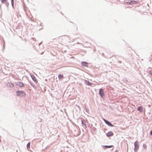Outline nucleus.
<instances>
[{"mask_svg":"<svg viewBox=\"0 0 152 152\" xmlns=\"http://www.w3.org/2000/svg\"><path fill=\"white\" fill-rule=\"evenodd\" d=\"M142 147L144 149H146L147 148V145L145 144H143Z\"/></svg>","mask_w":152,"mask_h":152,"instance_id":"obj_22","label":"nucleus"},{"mask_svg":"<svg viewBox=\"0 0 152 152\" xmlns=\"http://www.w3.org/2000/svg\"><path fill=\"white\" fill-rule=\"evenodd\" d=\"M42 23H41L40 24V25L41 26L42 25Z\"/></svg>","mask_w":152,"mask_h":152,"instance_id":"obj_33","label":"nucleus"},{"mask_svg":"<svg viewBox=\"0 0 152 152\" xmlns=\"http://www.w3.org/2000/svg\"><path fill=\"white\" fill-rule=\"evenodd\" d=\"M104 132L105 133L106 136L107 137H112L114 135L113 133L111 131H109L107 133H106L105 132Z\"/></svg>","mask_w":152,"mask_h":152,"instance_id":"obj_7","label":"nucleus"},{"mask_svg":"<svg viewBox=\"0 0 152 152\" xmlns=\"http://www.w3.org/2000/svg\"><path fill=\"white\" fill-rule=\"evenodd\" d=\"M134 152H137L139 148V144L138 140H136L134 143Z\"/></svg>","mask_w":152,"mask_h":152,"instance_id":"obj_2","label":"nucleus"},{"mask_svg":"<svg viewBox=\"0 0 152 152\" xmlns=\"http://www.w3.org/2000/svg\"><path fill=\"white\" fill-rule=\"evenodd\" d=\"M81 123L83 125H86V124L88 123V121L87 120H85L84 119L82 118H81Z\"/></svg>","mask_w":152,"mask_h":152,"instance_id":"obj_14","label":"nucleus"},{"mask_svg":"<svg viewBox=\"0 0 152 152\" xmlns=\"http://www.w3.org/2000/svg\"><path fill=\"white\" fill-rule=\"evenodd\" d=\"M28 82L34 88L36 89L37 88V86L33 83L31 81L28 80Z\"/></svg>","mask_w":152,"mask_h":152,"instance_id":"obj_16","label":"nucleus"},{"mask_svg":"<svg viewBox=\"0 0 152 152\" xmlns=\"http://www.w3.org/2000/svg\"><path fill=\"white\" fill-rule=\"evenodd\" d=\"M124 81L125 83H127L128 82L127 79L126 78H125L124 79Z\"/></svg>","mask_w":152,"mask_h":152,"instance_id":"obj_24","label":"nucleus"},{"mask_svg":"<svg viewBox=\"0 0 152 152\" xmlns=\"http://www.w3.org/2000/svg\"><path fill=\"white\" fill-rule=\"evenodd\" d=\"M149 134L152 137V129L150 131Z\"/></svg>","mask_w":152,"mask_h":152,"instance_id":"obj_26","label":"nucleus"},{"mask_svg":"<svg viewBox=\"0 0 152 152\" xmlns=\"http://www.w3.org/2000/svg\"><path fill=\"white\" fill-rule=\"evenodd\" d=\"M107 130L106 129H104V131H105V130Z\"/></svg>","mask_w":152,"mask_h":152,"instance_id":"obj_30","label":"nucleus"},{"mask_svg":"<svg viewBox=\"0 0 152 152\" xmlns=\"http://www.w3.org/2000/svg\"><path fill=\"white\" fill-rule=\"evenodd\" d=\"M61 14H62L63 15V14L62 13V12H61Z\"/></svg>","mask_w":152,"mask_h":152,"instance_id":"obj_34","label":"nucleus"},{"mask_svg":"<svg viewBox=\"0 0 152 152\" xmlns=\"http://www.w3.org/2000/svg\"><path fill=\"white\" fill-rule=\"evenodd\" d=\"M31 142H29L26 145V147L28 151H30L31 152H32V151L30 150V145Z\"/></svg>","mask_w":152,"mask_h":152,"instance_id":"obj_15","label":"nucleus"},{"mask_svg":"<svg viewBox=\"0 0 152 152\" xmlns=\"http://www.w3.org/2000/svg\"><path fill=\"white\" fill-rule=\"evenodd\" d=\"M93 129L94 131L95 130H96V128L95 127H93Z\"/></svg>","mask_w":152,"mask_h":152,"instance_id":"obj_27","label":"nucleus"},{"mask_svg":"<svg viewBox=\"0 0 152 152\" xmlns=\"http://www.w3.org/2000/svg\"><path fill=\"white\" fill-rule=\"evenodd\" d=\"M118 151L117 150H116L115 152H118Z\"/></svg>","mask_w":152,"mask_h":152,"instance_id":"obj_31","label":"nucleus"},{"mask_svg":"<svg viewBox=\"0 0 152 152\" xmlns=\"http://www.w3.org/2000/svg\"><path fill=\"white\" fill-rule=\"evenodd\" d=\"M85 107L84 106H83V108L85 110L86 112L87 113H88L89 112V110L86 107V105H85Z\"/></svg>","mask_w":152,"mask_h":152,"instance_id":"obj_20","label":"nucleus"},{"mask_svg":"<svg viewBox=\"0 0 152 152\" xmlns=\"http://www.w3.org/2000/svg\"><path fill=\"white\" fill-rule=\"evenodd\" d=\"M15 83L17 86L20 87H24L25 85L23 82L20 81L15 82Z\"/></svg>","mask_w":152,"mask_h":152,"instance_id":"obj_5","label":"nucleus"},{"mask_svg":"<svg viewBox=\"0 0 152 152\" xmlns=\"http://www.w3.org/2000/svg\"><path fill=\"white\" fill-rule=\"evenodd\" d=\"M41 43H42V42H40V43H39V45L40 44H41Z\"/></svg>","mask_w":152,"mask_h":152,"instance_id":"obj_32","label":"nucleus"},{"mask_svg":"<svg viewBox=\"0 0 152 152\" xmlns=\"http://www.w3.org/2000/svg\"><path fill=\"white\" fill-rule=\"evenodd\" d=\"M151 147L152 148V144H151Z\"/></svg>","mask_w":152,"mask_h":152,"instance_id":"obj_35","label":"nucleus"},{"mask_svg":"<svg viewBox=\"0 0 152 152\" xmlns=\"http://www.w3.org/2000/svg\"><path fill=\"white\" fill-rule=\"evenodd\" d=\"M75 106H76L78 108L79 110L80 111L81 110V108H80V107L79 105H78L77 104H76V105H75Z\"/></svg>","mask_w":152,"mask_h":152,"instance_id":"obj_23","label":"nucleus"},{"mask_svg":"<svg viewBox=\"0 0 152 152\" xmlns=\"http://www.w3.org/2000/svg\"><path fill=\"white\" fill-rule=\"evenodd\" d=\"M2 1V2H1V3L4 4L7 7V9H8L9 4L7 1V0H4L3 1Z\"/></svg>","mask_w":152,"mask_h":152,"instance_id":"obj_13","label":"nucleus"},{"mask_svg":"<svg viewBox=\"0 0 152 152\" xmlns=\"http://www.w3.org/2000/svg\"><path fill=\"white\" fill-rule=\"evenodd\" d=\"M84 83L86 85L90 86H91L93 84L92 82H90L86 79L84 80Z\"/></svg>","mask_w":152,"mask_h":152,"instance_id":"obj_10","label":"nucleus"},{"mask_svg":"<svg viewBox=\"0 0 152 152\" xmlns=\"http://www.w3.org/2000/svg\"><path fill=\"white\" fill-rule=\"evenodd\" d=\"M102 147L104 150H105L108 148H113L112 150H113L114 148V146L113 145H102Z\"/></svg>","mask_w":152,"mask_h":152,"instance_id":"obj_6","label":"nucleus"},{"mask_svg":"<svg viewBox=\"0 0 152 152\" xmlns=\"http://www.w3.org/2000/svg\"><path fill=\"white\" fill-rule=\"evenodd\" d=\"M102 119L104 121L105 123L108 126L111 127H117V126L113 124L110 122L108 120H106L103 118H102Z\"/></svg>","mask_w":152,"mask_h":152,"instance_id":"obj_3","label":"nucleus"},{"mask_svg":"<svg viewBox=\"0 0 152 152\" xmlns=\"http://www.w3.org/2000/svg\"><path fill=\"white\" fill-rule=\"evenodd\" d=\"M81 65L83 66L86 67H88V63L86 61H82L81 63Z\"/></svg>","mask_w":152,"mask_h":152,"instance_id":"obj_12","label":"nucleus"},{"mask_svg":"<svg viewBox=\"0 0 152 152\" xmlns=\"http://www.w3.org/2000/svg\"><path fill=\"white\" fill-rule=\"evenodd\" d=\"M9 86L10 87V88H12L14 87V84L12 83H9Z\"/></svg>","mask_w":152,"mask_h":152,"instance_id":"obj_21","label":"nucleus"},{"mask_svg":"<svg viewBox=\"0 0 152 152\" xmlns=\"http://www.w3.org/2000/svg\"><path fill=\"white\" fill-rule=\"evenodd\" d=\"M139 1L138 0L137 1H131L129 2H127L126 3H128L129 4H137L139 3Z\"/></svg>","mask_w":152,"mask_h":152,"instance_id":"obj_11","label":"nucleus"},{"mask_svg":"<svg viewBox=\"0 0 152 152\" xmlns=\"http://www.w3.org/2000/svg\"><path fill=\"white\" fill-rule=\"evenodd\" d=\"M118 62L120 64H121L122 63V61H118Z\"/></svg>","mask_w":152,"mask_h":152,"instance_id":"obj_28","label":"nucleus"},{"mask_svg":"<svg viewBox=\"0 0 152 152\" xmlns=\"http://www.w3.org/2000/svg\"><path fill=\"white\" fill-rule=\"evenodd\" d=\"M54 6L55 7L57 10L60 8V6L58 4H56L54 5Z\"/></svg>","mask_w":152,"mask_h":152,"instance_id":"obj_17","label":"nucleus"},{"mask_svg":"<svg viewBox=\"0 0 152 152\" xmlns=\"http://www.w3.org/2000/svg\"><path fill=\"white\" fill-rule=\"evenodd\" d=\"M16 95L21 98H25L26 96V93L23 91L18 90L15 92Z\"/></svg>","mask_w":152,"mask_h":152,"instance_id":"obj_1","label":"nucleus"},{"mask_svg":"<svg viewBox=\"0 0 152 152\" xmlns=\"http://www.w3.org/2000/svg\"><path fill=\"white\" fill-rule=\"evenodd\" d=\"M98 94L102 99H104L105 97V94L103 91V89L102 88L99 89Z\"/></svg>","mask_w":152,"mask_h":152,"instance_id":"obj_4","label":"nucleus"},{"mask_svg":"<svg viewBox=\"0 0 152 152\" xmlns=\"http://www.w3.org/2000/svg\"><path fill=\"white\" fill-rule=\"evenodd\" d=\"M149 74L150 75H152V69L149 71Z\"/></svg>","mask_w":152,"mask_h":152,"instance_id":"obj_25","label":"nucleus"},{"mask_svg":"<svg viewBox=\"0 0 152 152\" xmlns=\"http://www.w3.org/2000/svg\"><path fill=\"white\" fill-rule=\"evenodd\" d=\"M11 5L13 9L14 10L15 9L14 7V0H11Z\"/></svg>","mask_w":152,"mask_h":152,"instance_id":"obj_18","label":"nucleus"},{"mask_svg":"<svg viewBox=\"0 0 152 152\" xmlns=\"http://www.w3.org/2000/svg\"><path fill=\"white\" fill-rule=\"evenodd\" d=\"M87 124H86V125H84V126H85V127H86V128H87Z\"/></svg>","mask_w":152,"mask_h":152,"instance_id":"obj_29","label":"nucleus"},{"mask_svg":"<svg viewBox=\"0 0 152 152\" xmlns=\"http://www.w3.org/2000/svg\"><path fill=\"white\" fill-rule=\"evenodd\" d=\"M30 75L32 80L35 83H37L38 82L37 80L34 75L32 74H30Z\"/></svg>","mask_w":152,"mask_h":152,"instance_id":"obj_8","label":"nucleus"},{"mask_svg":"<svg viewBox=\"0 0 152 152\" xmlns=\"http://www.w3.org/2000/svg\"><path fill=\"white\" fill-rule=\"evenodd\" d=\"M63 77V75L62 74H58V77L59 80L61 79Z\"/></svg>","mask_w":152,"mask_h":152,"instance_id":"obj_19","label":"nucleus"},{"mask_svg":"<svg viewBox=\"0 0 152 152\" xmlns=\"http://www.w3.org/2000/svg\"><path fill=\"white\" fill-rule=\"evenodd\" d=\"M144 108L142 106H139L137 107V110L142 113L143 111Z\"/></svg>","mask_w":152,"mask_h":152,"instance_id":"obj_9","label":"nucleus"}]
</instances>
